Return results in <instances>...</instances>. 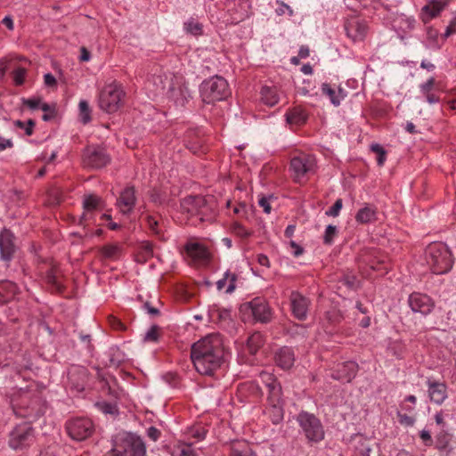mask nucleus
<instances>
[{"label": "nucleus", "instance_id": "nucleus-1", "mask_svg": "<svg viewBox=\"0 0 456 456\" xmlns=\"http://www.w3.org/2000/svg\"><path fill=\"white\" fill-rule=\"evenodd\" d=\"M191 358L196 370L202 375H212L224 361V344L221 336L212 333L191 346Z\"/></svg>", "mask_w": 456, "mask_h": 456}, {"label": "nucleus", "instance_id": "nucleus-2", "mask_svg": "<svg viewBox=\"0 0 456 456\" xmlns=\"http://www.w3.org/2000/svg\"><path fill=\"white\" fill-rule=\"evenodd\" d=\"M156 94H167L176 104L183 105L187 98L188 91L182 84V77L170 72L154 74L150 81Z\"/></svg>", "mask_w": 456, "mask_h": 456}, {"label": "nucleus", "instance_id": "nucleus-3", "mask_svg": "<svg viewBox=\"0 0 456 456\" xmlns=\"http://www.w3.org/2000/svg\"><path fill=\"white\" fill-rule=\"evenodd\" d=\"M426 261L433 273L444 274L453 265L451 250L444 243H432L426 249Z\"/></svg>", "mask_w": 456, "mask_h": 456}, {"label": "nucleus", "instance_id": "nucleus-4", "mask_svg": "<svg viewBox=\"0 0 456 456\" xmlns=\"http://www.w3.org/2000/svg\"><path fill=\"white\" fill-rule=\"evenodd\" d=\"M112 452L113 456H146V446L140 436L125 433L116 438Z\"/></svg>", "mask_w": 456, "mask_h": 456}, {"label": "nucleus", "instance_id": "nucleus-5", "mask_svg": "<svg viewBox=\"0 0 456 456\" xmlns=\"http://www.w3.org/2000/svg\"><path fill=\"white\" fill-rule=\"evenodd\" d=\"M230 94L227 81L220 77L214 76L202 82L200 95L205 103L211 104L226 99Z\"/></svg>", "mask_w": 456, "mask_h": 456}, {"label": "nucleus", "instance_id": "nucleus-6", "mask_svg": "<svg viewBox=\"0 0 456 456\" xmlns=\"http://www.w3.org/2000/svg\"><path fill=\"white\" fill-rule=\"evenodd\" d=\"M124 96L120 84L112 81L101 90L98 97L99 107L107 113H114L121 107Z\"/></svg>", "mask_w": 456, "mask_h": 456}, {"label": "nucleus", "instance_id": "nucleus-7", "mask_svg": "<svg viewBox=\"0 0 456 456\" xmlns=\"http://www.w3.org/2000/svg\"><path fill=\"white\" fill-rule=\"evenodd\" d=\"M297 421L306 439L311 443H318L324 438V430L321 421L313 414L301 412Z\"/></svg>", "mask_w": 456, "mask_h": 456}, {"label": "nucleus", "instance_id": "nucleus-8", "mask_svg": "<svg viewBox=\"0 0 456 456\" xmlns=\"http://www.w3.org/2000/svg\"><path fill=\"white\" fill-rule=\"evenodd\" d=\"M34 429L28 423L16 426L10 434L9 445L13 450H23L33 444Z\"/></svg>", "mask_w": 456, "mask_h": 456}, {"label": "nucleus", "instance_id": "nucleus-9", "mask_svg": "<svg viewBox=\"0 0 456 456\" xmlns=\"http://www.w3.org/2000/svg\"><path fill=\"white\" fill-rule=\"evenodd\" d=\"M316 160L313 155L301 154L290 160V170L297 183H301L306 175L315 171Z\"/></svg>", "mask_w": 456, "mask_h": 456}, {"label": "nucleus", "instance_id": "nucleus-10", "mask_svg": "<svg viewBox=\"0 0 456 456\" xmlns=\"http://www.w3.org/2000/svg\"><path fill=\"white\" fill-rule=\"evenodd\" d=\"M69 436L76 441H83L88 438L94 432L93 422L89 419L77 418L67 423Z\"/></svg>", "mask_w": 456, "mask_h": 456}, {"label": "nucleus", "instance_id": "nucleus-11", "mask_svg": "<svg viewBox=\"0 0 456 456\" xmlns=\"http://www.w3.org/2000/svg\"><path fill=\"white\" fill-rule=\"evenodd\" d=\"M242 311L250 312L254 319L260 322H268L272 319V310L268 303L260 297L254 298L241 306Z\"/></svg>", "mask_w": 456, "mask_h": 456}, {"label": "nucleus", "instance_id": "nucleus-12", "mask_svg": "<svg viewBox=\"0 0 456 456\" xmlns=\"http://www.w3.org/2000/svg\"><path fill=\"white\" fill-rule=\"evenodd\" d=\"M182 208L191 216H199L200 221L208 220L206 217L208 208L206 206V200L201 196H190L183 200Z\"/></svg>", "mask_w": 456, "mask_h": 456}, {"label": "nucleus", "instance_id": "nucleus-13", "mask_svg": "<svg viewBox=\"0 0 456 456\" xmlns=\"http://www.w3.org/2000/svg\"><path fill=\"white\" fill-rule=\"evenodd\" d=\"M84 162L92 168H102L110 162V157L105 150L100 147L90 146L84 153Z\"/></svg>", "mask_w": 456, "mask_h": 456}, {"label": "nucleus", "instance_id": "nucleus-14", "mask_svg": "<svg viewBox=\"0 0 456 456\" xmlns=\"http://www.w3.org/2000/svg\"><path fill=\"white\" fill-rule=\"evenodd\" d=\"M409 305L413 312L427 315L432 312L435 305L428 295L412 293L409 297Z\"/></svg>", "mask_w": 456, "mask_h": 456}, {"label": "nucleus", "instance_id": "nucleus-15", "mask_svg": "<svg viewBox=\"0 0 456 456\" xmlns=\"http://www.w3.org/2000/svg\"><path fill=\"white\" fill-rule=\"evenodd\" d=\"M136 203L135 190L134 187H126L117 200L116 206L123 215L130 214Z\"/></svg>", "mask_w": 456, "mask_h": 456}, {"label": "nucleus", "instance_id": "nucleus-16", "mask_svg": "<svg viewBox=\"0 0 456 456\" xmlns=\"http://www.w3.org/2000/svg\"><path fill=\"white\" fill-rule=\"evenodd\" d=\"M447 4V0H429L428 4L421 8V20L425 24L430 22L434 18L437 17L441 13Z\"/></svg>", "mask_w": 456, "mask_h": 456}, {"label": "nucleus", "instance_id": "nucleus-17", "mask_svg": "<svg viewBox=\"0 0 456 456\" xmlns=\"http://www.w3.org/2000/svg\"><path fill=\"white\" fill-rule=\"evenodd\" d=\"M289 299L293 315L298 320H305L307 315L309 300L297 291L291 293Z\"/></svg>", "mask_w": 456, "mask_h": 456}, {"label": "nucleus", "instance_id": "nucleus-18", "mask_svg": "<svg viewBox=\"0 0 456 456\" xmlns=\"http://www.w3.org/2000/svg\"><path fill=\"white\" fill-rule=\"evenodd\" d=\"M16 247L14 236L9 230H3L0 232V256L4 261L12 259Z\"/></svg>", "mask_w": 456, "mask_h": 456}, {"label": "nucleus", "instance_id": "nucleus-19", "mask_svg": "<svg viewBox=\"0 0 456 456\" xmlns=\"http://www.w3.org/2000/svg\"><path fill=\"white\" fill-rule=\"evenodd\" d=\"M357 371L358 364L355 362H346L338 366L332 377L342 382H350L355 377Z\"/></svg>", "mask_w": 456, "mask_h": 456}, {"label": "nucleus", "instance_id": "nucleus-20", "mask_svg": "<svg viewBox=\"0 0 456 456\" xmlns=\"http://www.w3.org/2000/svg\"><path fill=\"white\" fill-rule=\"evenodd\" d=\"M428 392L430 401L442 404L447 398V387L444 383L428 380Z\"/></svg>", "mask_w": 456, "mask_h": 456}, {"label": "nucleus", "instance_id": "nucleus-21", "mask_svg": "<svg viewBox=\"0 0 456 456\" xmlns=\"http://www.w3.org/2000/svg\"><path fill=\"white\" fill-rule=\"evenodd\" d=\"M346 35L354 41H361L367 33L366 24L357 19H352L345 26Z\"/></svg>", "mask_w": 456, "mask_h": 456}, {"label": "nucleus", "instance_id": "nucleus-22", "mask_svg": "<svg viewBox=\"0 0 456 456\" xmlns=\"http://www.w3.org/2000/svg\"><path fill=\"white\" fill-rule=\"evenodd\" d=\"M260 378L268 389L269 400L279 402L281 399V387L275 378L266 371L261 372Z\"/></svg>", "mask_w": 456, "mask_h": 456}, {"label": "nucleus", "instance_id": "nucleus-23", "mask_svg": "<svg viewBox=\"0 0 456 456\" xmlns=\"http://www.w3.org/2000/svg\"><path fill=\"white\" fill-rule=\"evenodd\" d=\"M275 362L283 370L290 369L295 362V354L291 348L282 347L275 354Z\"/></svg>", "mask_w": 456, "mask_h": 456}, {"label": "nucleus", "instance_id": "nucleus-24", "mask_svg": "<svg viewBox=\"0 0 456 456\" xmlns=\"http://www.w3.org/2000/svg\"><path fill=\"white\" fill-rule=\"evenodd\" d=\"M187 254L195 261L199 263L206 262L208 259L209 253L203 245L196 242L188 243L185 246Z\"/></svg>", "mask_w": 456, "mask_h": 456}, {"label": "nucleus", "instance_id": "nucleus-25", "mask_svg": "<svg viewBox=\"0 0 456 456\" xmlns=\"http://www.w3.org/2000/svg\"><path fill=\"white\" fill-rule=\"evenodd\" d=\"M355 220L357 223L365 224L377 220V209L375 207L366 204L360 208L356 215Z\"/></svg>", "mask_w": 456, "mask_h": 456}, {"label": "nucleus", "instance_id": "nucleus-26", "mask_svg": "<svg viewBox=\"0 0 456 456\" xmlns=\"http://www.w3.org/2000/svg\"><path fill=\"white\" fill-rule=\"evenodd\" d=\"M237 277L234 273L226 272L224 278L220 279L216 282V288L218 290H225L226 293H232L235 289V282Z\"/></svg>", "mask_w": 456, "mask_h": 456}, {"label": "nucleus", "instance_id": "nucleus-27", "mask_svg": "<svg viewBox=\"0 0 456 456\" xmlns=\"http://www.w3.org/2000/svg\"><path fill=\"white\" fill-rule=\"evenodd\" d=\"M230 456H253V452L246 441H234L231 444Z\"/></svg>", "mask_w": 456, "mask_h": 456}, {"label": "nucleus", "instance_id": "nucleus-28", "mask_svg": "<svg viewBox=\"0 0 456 456\" xmlns=\"http://www.w3.org/2000/svg\"><path fill=\"white\" fill-rule=\"evenodd\" d=\"M261 100L268 106H274L279 102V95L275 87L263 86L261 89Z\"/></svg>", "mask_w": 456, "mask_h": 456}, {"label": "nucleus", "instance_id": "nucleus-29", "mask_svg": "<svg viewBox=\"0 0 456 456\" xmlns=\"http://www.w3.org/2000/svg\"><path fill=\"white\" fill-rule=\"evenodd\" d=\"M122 247L118 243L108 244L102 248L101 252L104 258L117 260L122 255Z\"/></svg>", "mask_w": 456, "mask_h": 456}, {"label": "nucleus", "instance_id": "nucleus-30", "mask_svg": "<svg viewBox=\"0 0 456 456\" xmlns=\"http://www.w3.org/2000/svg\"><path fill=\"white\" fill-rule=\"evenodd\" d=\"M102 200L95 194H87L83 199V208L90 211H96L102 207Z\"/></svg>", "mask_w": 456, "mask_h": 456}, {"label": "nucleus", "instance_id": "nucleus-31", "mask_svg": "<svg viewBox=\"0 0 456 456\" xmlns=\"http://www.w3.org/2000/svg\"><path fill=\"white\" fill-rule=\"evenodd\" d=\"M172 456H196V452L191 444L178 442L171 451Z\"/></svg>", "mask_w": 456, "mask_h": 456}, {"label": "nucleus", "instance_id": "nucleus-32", "mask_svg": "<svg viewBox=\"0 0 456 456\" xmlns=\"http://www.w3.org/2000/svg\"><path fill=\"white\" fill-rule=\"evenodd\" d=\"M307 115L301 108H295L286 114L287 122L294 125H301L305 122Z\"/></svg>", "mask_w": 456, "mask_h": 456}, {"label": "nucleus", "instance_id": "nucleus-33", "mask_svg": "<svg viewBox=\"0 0 456 456\" xmlns=\"http://www.w3.org/2000/svg\"><path fill=\"white\" fill-rule=\"evenodd\" d=\"M264 338L261 333H253L247 340V347L250 354H254L263 346Z\"/></svg>", "mask_w": 456, "mask_h": 456}, {"label": "nucleus", "instance_id": "nucleus-34", "mask_svg": "<svg viewBox=\"0 0 456 456\" xmlns=\"http://www.w3.org/2000/svg\"><path fill=\"white\" fill-rule=\"evenodd\" d=\"M322 91L324 94L329 96L330 102L335 106H338L340 104L341 100L345 97V94L342 93V90H339L338 94H337L335 90L332 89L330 86L327 83L322 84Z\"/></svg>", "mask_w": 456, "mask_h": 456}, {"label": "nucleus", "instance_id": "nucleus-35", "mask_svg": "<svg viewBox=\"0 0 456 456\" xmlns=\"http://www.w3.org/2000/svg\"><path fill=\"white\" fill-rule=\"evenodd\" d=\"M78 107L81 121L84 124L88 123L91 120V110L88 102L86 100H81L79 102Z\"/></svg>", "mask_w": 456, "mask_h": 456}, {"label": "nucleus", "instance_id": "nucleus-36", "mask_svg": "<svg viewBox=\"0 0 456 456\" xmlns=\"http://www.w3.org/2000/svg\"><path fill=\"white\" fill-rule=\"evenodd\" d=\"M146 222L149 229L157 235H161L163 232L162 224L159 223V220L156 217L148 216L146 217Z\"/></svg>", "mask_w": 456, "mask_h": 456}, {"label": "nucleus", "instance_id": "nucleus-37", "mask_svg": "<svg viewBox=\"0 0 456 456\" xmlns=\"http://www.w3.org/2000/svg\"><path fill=\"white\" fill-rule=\"evenodd\" d=\"M270 402L272 403V411L273 412L272 420L274 424H277L282 419L283 416L281 407L280 406L281 400L279 402H273V400H270Z\"/></svg>", "mask_w": 456, "mask_h": 456}, {"label": "nucleus", "instance_id": "nucleus-38", "mask_svg": "<svg viewBox=\"0 0 456 456\" xmlns=\"http://www.w3.org/2000/svg\"><path fill=\"white\" fill-rule=\"evenodd\" d=\"M370 149L378 154L377 162L379 166H383L386 161V151L378 143L371 144Z\"/></svg>", "mask_w": 456, "mask_h": 456}, {"label": "nucleus", "instance_id": "nucleus-39", "mask_svg": "<svg viewBox=\"0 0 456 456\" xmlns=\"http://www.w3.org/2000/svg\"><path fill=\"white\" fill-rule=\"evenodd\" d=\"M338 229L335 225L330 224L326 227L323 236V241L326 244H331L334 237L337 235Z\"/></svg>", "mask_w": 456, "mask_h": 456}, {"label": "nucleus", "instance_id": "nucleus-40", "mask_svg": "<svg viewBox=\"0 0 456 456\" xmlns=\"http://www.w3.org/2000/svg\"><path fill=\"white\" fill-rule=\"evenodd\" d=\"M96 406L105 414L115 415L118 413L117 407L112 403L102 402L96 403Z\"/></svg>", "mask_w": 456, "mask_h": 456}, {"label": "nucleus", "instance_id": "nucleus-41", "mask_svg": "<svg viewBox=\"0 0 456 456\" xmlns=\"http://www.w3.org/2000/svg\"><path fill=\"white\" fill-rule=\"evenodd\" d=\"M14 125H15V126H17L20 129H24L25 134L27 135H31L33 134V127L35 126V122L32 119H28L27 124H25L24 122H22L20 120H16L14 122Z\"/></svg>", "mask_w": 456, "mask_h": 456}, {"label": "nucleus", "instance_id": "nucleus-42", "mask_svg": "<svg viewBox=\"0 0 456 456\" xmlns=\"http://www.w3.org/2000/svg\"><path fill=\"white\" fill-rule=\"evenodd\" d=\"M232 231L234 234L241 238H245L250 235V232L248 229H246L242 224L237 222L232 224Z\"/></svg>", "mask_w": 456, "mask_h": 456}, {"label": "nucleus", "instance_id": "nucleus-43", "mask_svg": "<svg viewBox=\"0 0 456 456\" xmlns=\"http://www.w3.org/2000/svg\"><path fill=\"white\" fill-rule=\"evenodd\" d=\"M159 337V327L154 325L151 326L144 335V341L156 342Z\"/></svg>", "mask_w": 456, "mask_h": 456}, {"label": "nucleus", "instance_id": "nucleus-44", "mask_svg": "<svg viewBox=\"0 0 456 456\" xmlns=\"http://www.w3.org/2000/svg\"><path fill=\"white\" fill-rule=\"evenodd\" d=\"M0 290H2V294H0V303H4L11 299L12 297L16 293L17 286L15 285V289L4 286L0 289Z\"/></svg>", "mask_w": 456, "mask_h": 456}, {"label": "nucleus", "instance_id": "nucleus-45", "mask_svg": "<svg viewBox=\"0 0 456 456\" xmlns=\"http://www.w3.org/2000/svg\"><path fill=\"white\" fill-rule=\"evenodd\" d=\"M27 70L24 68L16 69L13 73V80L17 86H20L24 83Z\"/></svg>", "mask_w": 456, "mask_h": 456}, {"label": "nucleus", "instance_id": "nucleus-46", "mask_svg": "<svg viewBox=\"0 0 456 456\" xmlns=\"http://www.w3.org/2000/svg\"><path fill=\"white\" fill-rule=\"evenodd\" d=\"M40 109L45 112L42 118L45 121H49L54 117V108L47 103H42Z\"/></svg>", "mask_w": 456, "mask_h": 456}, {"label": "nucleus", "instance_id": "nucleus-47", "mask_svg": "<svg viewBox=\"0 0 456 456\" xmlns=\"http://www.w3.org/2000/svg\"><path fill=\"white\" fill-rule=\"evenodd\" d=\"M21 101L22 104L28 107L30 110H37L40 108L42 103H44L40 98H23Z\"/></svg>", "mask_w": 456, "mask_h": 456}, {"label": "nucleus", "instance_id": "nucleus-48", "mask_svg": "<svg viewBox=\"0 0 456 456\" xmlns=\"http://www.w3.org/2000/svg\"><path fill=\"white\" fill-rule=\"evenodd\" d=\"M343 207V201L341 199H338L333 206L326 212L327 216H338L341 208Z\"/></svg>", "mask_w": 456, "mask_h": 456}, {"label": "nucleus", "instance_id": "nucleus-49", "mask_svg": "<svg viewBox=\"0 0 456 456\" xmlns=\"http://www.w3.org/2000/svg\"><path fill=\"white\" fill-rule=\"evenodd\" d=\"M94 215L93 211L84 209V212L80 216L78 224L80 225L86 226V224H88L90 222H92L94 220Z\"/></svg>", "mask_w": 456, "mask_h": 456}, {"label": "nucleus", "instance_id": "nucleus-50", "mask_svg": "<svg viewBox=\"0 0 456 456\" xmlns=\"http://www.w3.org/2000/svg\"><path fill=\"white\" fill-rule=\"evenodd\" d=\"M276 3L279 5V7L276 9L277 15L281 16L286 12H288L289 16L293 15V13H294L293 10L288 4H286L285 3L281 2V1H276Z\"/></svg>", "mask_w": 456, "mask_h": 456}, {"label": "nucleus", "instance_id": "nucleus-51", "mask_svg": "<svg viewBox=\"0 0 456 456\" xmlns=\"http://www.w3.org/2000/svg\"><path fill=\"white\" fill-rule=\"evenodd\" d=\"M186 29L191 34L198 35L201 33L202 27L199 22L189 21L185 23Z\"/></svg>", "mask_w": 456, "mask_h": 456}, {"label": "nucleus", "instance_id": "nucleus-52", "mask_svg": "<svg viewBox=\"0 0 456 456\" xmlns=\"http://www.w3.org/2000/svg\"><path fill=\"white\" fill-rule=\"evenodd\" d=\"M397 416H398L399 422L401 424H403V425L412 426L414 424V422H415L414 418H412L411 416H408L406 414H403V413L398 412Z\"/></svg>", "mask_w": 456, "mask_h": 456}, {"label": "nucleus", "instance_id": "nucleus-53", "mask_svg": "<svg viewBox=\"0 0 456 456\" xmlns=\"http://www.w3.org/2000/svg\"><path fill=\"white\" fill-rule=\"evenodd\" d=\"M435 85V78L430 77L426 83L421 84L419 86L420 91L423 94H428V93H430L433 86Z\"/></svg>", "mask_w": 456, "mask_h": 456}, {"label": "nucleus", "instance_id": "nucleus-54", "mask_svg": "<svg viewBox=\"0 0 456 456\" xmlns=\"http://www.w3.org/2000/svg\"><path fill=\"white\" fill-rule=\"evenodd\" d=\"M44 83L48 87H55L57 85L56 78L51 73H46L44 76Z\"/></svg>", "mask_w": 456, "mask_h": 456}, {"label": "nucleus", "instance_id": "nucleus-55", "mask_svg": "<svg viewBox=\"0 0 456 456\" xmlns=\"http://www.w3.org/2000/svg\"><path fill=\"white\" fill-rule=\"evenodd\" d=\"M419 436L426 445L430 446L432 444L433 440L431 437V434L428 430H421L419 433Z\"/></svg>", "mask_w": 456, "mask_h": 456}, {"label": "nucleus", "instance_id": "nucleus-56", "mask_svg": "<svg viewBox=\"0 0 456 456\" xmlns=\"http://www.w3.org/2000/svg\"><path fill=\"white\" fill-rule=\"evenodd\" d=\"M147 436L152 440L157 441L160 436V431L155 427H150L147 429Z\"/></svg>", "mask_w": 456, "mask_h": 456}, {"label": "nucleus", "instance_id": "nucleus-57", "mask_svg": "<svg viewBox=\"0 0 456 456\" xmlns=\"http://www.w3.org/2000/svg\"><path fill=\"white\" fill-rule=\"evenodd\" d=\"M455 33H456V17L451 20L450 24L446 28L444 37H448L451 35L455 34Z\"/></svg>", "mask_w": 456, "mask_h": 456}, {"label": "nucleus", "instance_id": "nucleus-58", "mask_svg": "<svg viewBox=\"0 0 456 456\" xmlns=\"http://www.w3.org/2000/svg\"><path fill=\"white\" fill-rule=\"evenodd\" d=\"M21 417L27 418L30 420H34L40 415L39 411H34L33 409L27 411L25 413L19 412Z\"/></svg>", "mask_w": 456, "mask_h": 456}, {"label": "nucleus", "instance_id": "nucleus-59", "mask_svg": "<svg viewBox=\"0 0 456 456\" xmlns=\"http://www.w3.org/2000/svg\"><path fill=\"white\" fill-rule=\"evenodd\" d=\"M258 204L260 207L263 208L265 213H266V214L271 213V206H270L269 199L263 197L259 200Z\"/></svg>", "mask_w": 456, "mask_h": 456}, {"label": "nucleus", "instance_id": "nucleus-60", "mask_svg": "<svg viewBox=\"0 0 456 456\" xmlns=\"http://www.w3.org/2000/svg\"><path fill=\"white\" fill-rule=\"evenodd\" d=\"M13 143L12 140L5 139L0 136V151H4L7 148L12 147Z\"/></svg>", "mask_w": 456, "mask_h": 456}, {"label": "nucleus", "instance_id": "nucleus-61", "mask_svg": "<svg viewBox=\"0 0 456 456\" xmlns=\"http://www.w3.org/2000/svg\"><path fill=\"white\" fill-rule=\"evenodd\" d=\"M310 51L309 48L305 45H302L298 51V57L300 59H305L309 56Z\"/></svg>", "mask_w": 456, "mask_h": 456}, {"label": "nucleus", "instance_id": "nucleus-62", "mask_svg": "<svg viewBox=\"0 0 456 456\" xmlns=\"http://www.w3.org/2000/svg\"><path fill=\"white\" fill-rule=\"evenodd\" d=\"M289 244H290L291 248H294L293 255H294L295 256H299L300 255H302V253H303V248H302L299 245H297V244L295 241H293V240H292V241H290V243H289Z\"/></svg>", "mask_w": 456, "mask_h": 456}, {"label": "nucleus", "instance_id": "nucleus-63", "mask_svg": "<svg viewBox=\"0 0 456 456\" xmlns=\"http://www.w3.org/2000/svg\"><path fill=\"white\" fill-rule=\"evenodd\" d=\"M91 58L90 53L85 48H81V54H80V60L82 61H88Z\"/></svg>", "mask_w": 456, "mask_h": 456}, {"label": "nucleus", "instance_id": "nucleus-64", "mask_svg": "<svg viewBox=\"0 0 456 456\" xmlns=\"http://www.w3.org/2000/svg\"><path fill=\"white\" fill-rule=\"evenodd\" d=\"M2 23L4 26H6L10 30L13 29V21H12V19L10 16H5L3 19Z\"/></svg>", "mask_w": 456, "mask_h": 456}]
</instances>
